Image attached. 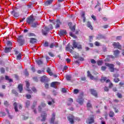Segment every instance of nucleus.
<instances>
[{"label":"nucleus","instance_id":"obj_53","mask_svg":"<svg viewBox=\"0 0 124 124\" xmlns=\"http://www.w3.org/2000/svg\"><path fill=\"white\" fill-rule=\"evenodd\" d=\"M28 8L30 9V8H32V7H33V5L32 4V3H31L30 4H29L27 5Z\"/></svg>","mask_w":124,"mask_h":124},{"label":"nucleus","instance_id":"obj_59","mask_svg":"<svg viewBox=\"0 0 124 124\" xmlns=\"http://www.w3.org/2000/svg\"><path fill=\"white\" fill-rule=\"evenodd\" d=\"M113 77H114V78H118V77H119L120 76V75H119V74H114L113 75Z\"/></svg>","mask_w":124,"mask_h":124},{"label":"nucleus","instance_id":"obj_8","mask_svg":"<svg viewBox=\"0 0 124 124\" xmlns=\"http://www.w3.org/2000/svg\"><path fill=\"white\" fill-rule=\"evenodd\" d=\"M113 46L114 47V48H116V49H119V50H121L122 49V46H121V45L120 44V43L117 42H114L112 44Z\"/></svg>","mask_w":124,"mask_h":124},{"label":"nucleus","instance_id":"obj_21","mask_svg":"<svg viewBox=\"0 0 124 124\" xmlns=\"http://www.w3.org/2000/svg\"><path fill=\"white\" fill-rule=\"evenodd\" d=\"M105 36L102 35V34H98L96 37V39H98V40H100V39H105Z\"/></svg>","mask_w":124,"mask_h":124},{"label":"nucleus","instance_id":"obj_60","mask_svg":"<svg viewBox=\"0 0 124 124\" xmlns=\"http://www.w3.org/2000/svg\"><path fill=\"white\" fill-rule=\"evenodd\" d=\"M6 116V113L4 112H1V117H5Z\"/></svg>","mask_w":124,"mask_h":124},{"label":"nucleus","instance_id":"obj_38","mask_svg":"<svg viewBox=\"0 0 124 124\" xmlns=\"http://www.w3.org/2000/svg\"><path fill=\"white\" fill-rule=\"evenodd\" d=\"M31 103V102L29 100L26 101V102H25V104H26V107H27V108H29V106H30V104Z\"/></svg>","mask_w":124,"mask_h":124},{"label":"nucleus","instance_id":"obj_39","mask_svg":"<svg viewBox=\"0 0 124 124\" xmlns=\"http://www.w3.org/2000/svg\"><path fill=\"white\" fill-rule=\"evenodd\" d=\"M38 25H39L38 23L35 22L31 25V27H32V28H36V27H37V26H38Z\"/></svg>","mask_w":124,"mask_h":124},{"label":"nucleus","instance_id":"obj_50","mask_svg":"<svg viewBox=\"0 0 124 124\" xmlns=\"http://www.w3.org/2000/svg\"><path fill=\"white\" fill-rule=\"evenodd\" d=\"M48 55H49V56H50V57H51L52 58L55 57V55L53 54V53L51 52H48Z\"/></svg>","mask_w":124,"mask_h":124},{"label":"nucleus","instance_id":"obj_20","mask_svg":"<svg viewBox=\"0 0 124 124\" xmlns=\"http://www.w3.org/2000/svg\"><path fill=\"white\" fill-rule=\"evenodd\" d=\"M17 89H18L19 91V93H22L23 92V84H20L18 85Z\"/></svg>","mask_w":124,"mask_h":124},{"label":"nucleus","instance_id":"obj_54","mask_svg":"<svg viewBox=\"0 0 124 124\" xmlns=\"http://www.w3.org/2000/svg\"><path fill=\"white\" fill-rule=\"evenodd\" d=\"M33 80L35 81V82H38V78H37V77H33L32 78Z\"/></svg>","mask_w":124,"mask_h":124},{"label":"nucleus","instance_id":"obj_14","mask_svg":"<svg viewBox=\"0 0 124 124\" xmlns=\"http://www.w3.org/2000/svg\"><path fill=\"white\" fill-rule=\"evenodd\" d=\"M87 77H89L91 80H97V78H94V77L91 75L90 71H87Z\"/></svg>","mask_w":124,"mask_h":124},{"label":"nucleus","instance_id":"obj_55","mask_svg":"<svg viewBox=\"0 0 124 124\" xmlns=\"http://www.w3.org/2000/svg\"><path fill=\"white\" fill-rule=\"evenodd\" d=\"M102 62H103L102 61H100V60L97 62V63L98 65H102Z\"/></svg>","mask_w":124,"mask_h":124},{"label":"nucleus","instance_id":"obj_9","mask_svg":"<svg viewBox=\"0 0 124 124\" xmlns=\"http://www.w3.org/2000/svg\"><path fill=\"white\" fill-rule=\"evenodd\" d=\"M57 85H61V83L58 81L52 82L50 84V87H51V88H54V89H57Z\"/></svg>","mask_w":124,"mask_h":124},{"label":"nucleus","instance_id":"obj_52","mask_svg":"<svg viewBox=\"0 0 124 124\" xmlns=\"http://www.w3.org/2000/svg\"><path fill=\"white\" fill-rule=\"evenodd\" d=\"M44 47H48L49 46V43L48 42H45L44 44Z\"/></svg>","mask_w":124,"mask_h":124},{"label":"nucleus","instance_id":"obj_28","mask_svg":"<svg viewBox=\"0 0 124 124\" xmlns=\"http://www.w3.org/2000/svg\"><path fill=\"white\" fill-rule=\"evenodd\" d=\"M53 1L54 0H48L46 1L45 3V5H46V6L50 5V4H51Z\"/></svg>","mask_w":124,"mask_h":124},{"label":"nucleus","instance_id":"obj_33","mask_svg":"<svg viewBox=\"0 0 124 124\" xmlns=\"http://www.w3.org/2000/svg\"><path fill=\"white\" fill-rule=\"evenodd\" d=\"M22 59V54L21 53H19L18 55L16 56V59L17 61H20Z\"/></svg>","mask_w":124,"mask_h":124},{"label":"nucleus","instance_id":"obj_44","mask_svg":"<svg viewBox=\"0 0 124 124\" xmlns=\"http://www.w3.org/2000/svg\"><path fill=\"white\" fill-rule=\"evenodd\" d=\"M12 93H14V94H16V95H18V94H19V93H17L16 92V90H12Z\"/></svg>","mask_w":124,"mask_h":124},{"label":"nucleus","instance_id":"obj_10","mask_svg":"<svg viewBox=\"0 0 124 124\" xmlns=\"http://www.w3.org/2000/svg\"><path fill=\"white\" fill-rule=\"evenodd\" d=\"M12 15H13L14 17L15 18H18L19 16V12L17 11V10H14L11 12Z\"/></svg>","mask_w":124,"mask_h":124},{"label":"nucleus","instance_id":"obj_37","mask_svg":"<svg viewBox=\"0 0 124 124\" xmlns=\"http://www.w3.org/2000/svg\"><path fill=\"white\" fill-rule=\"evenodd\" d=\"M6 112H7L8 117L10 119H12V116L10 115V113L9 112V110L8 109L6 108Z\"/></svg>","mask_w":124,"mask_h":124},{"label":"nucleus","instance_id":"obj_42","mask_svg":"<svg viewBox=\"0 0 124 124\" xmlns=\"http://www.w3.org/2000/svg\"><path fill=\"white\" fill-rule=\"evenodd\" d=\"M4 105H5L6 107H8V106H9V103L7 101H5L4 102Z\"/></svg>","mask_w":124,"mask_h":124},{"label":"nucleus","instance_id":"obj_45","mask_svg":"<svg viewBox=\"0 0 124 124\" xmlns=\"http://www.w3.org/2000/svg\"><path fill=\"white\" fill-rule=\"evenodd\" d=\"M113 81L115 83H119V82H120V78H114Z\"/></svg>","mask_w":124,"mask_h":124},{"label":"nucleus","instance_id":"obj_32","mask_svg":"<svg viewBox=\"0 0 124 124\" xmlns=\"http://www.w3.org/2000/svg\"><path fill=\"white\" fill-rule=\"evenodd\" d=\"M109 117L110 118H113L115 116V113L113 111H109V113L108 114Z\"/></svg>","mask_w":124,"mask_h":124},{"label":"nucleus","instance_id":"obj_1","mask_svg":"<svg viewBox=\"0 0 124 124\" xmlns=\"http://www.w3.org/2000/svg\"><path fill=\"white\" fill-rule=\"evenodd\" d=\"M67 119L71 124H75V122L74 121V120L75 121H77V122H80V121H81L80 118L75 117V116H74V115H73V114H71L70 116H68L67 117Z\"/></svg>","mask_w":124,"mask_h":124},{"label":"nucleus","instance_id":"obj_62","mask_svg":"<svg viewBox=\"0 0 124 124\" xmlns=\"http://www.w3.org/2000/svg\"><path fill=\"white\" fill-rule=\"evenodd\" d=\"M26 96L27 99H31V94H27Z\"/></svg>","mask_w":124,"mask_h":124},{"label":"nucleus","instance_id":"obj_43","mask_svg":"<svg viewBox=\"0 0 124 124\" xmlns=\"http://www.w3.org/2000/svg\"><path fill=\"white\" fill-rule=\"evenodd\" d=\"M113 86H114V84H113V83L110 82L108 85L109 89H112V88H113Z\"/></svg>","mask_w":124,"mask_h":124},{"label":"nucleus","instance_id":"obj_4","mask_svg":"<svg viewBox=\"0 0 124 124\" xmlns=\"http://www.w3.org/2000/svg\"><path fill=\"white\" fill-rule=\"evenodd\" d=\"M44 30H42V34H43V35H46L47 34H48V32L50 31V30H53V25H52V24H50L49 25V28H48V27L47 26H44Z\"/></svg>","mask_w":124,"mask_h":124},{"label":"nucleus","instance_id":"obj_3","mask_svg":"<svg viewBox=\"0 0 124 124\" xmlns=\"http://www.w3.org/2000/svg\"><path fill=\"white\" fill-rule=\"evenodd\" d=\"M106 66H108V69L111 72H115L116 71H119V69L115 68V64L109 63H105Z\"/></svg>","mask_w":124,"mask_h":124},{"label":"nucleus","instance_id":"obj_2","mask_svg":"<svg viewBox=\"0 0 124 124\" xmlns=\"http://www.w3.org/2000/svg\"><path fill=\"white\" fill-rule=\"evenodd\" d=\"M70 44H68V46L66 47V51H70V53H73V50L74 49V48H77V46H78V44H77V43L74 41L73 42V46H69V45Z\"/></svg>","mask_w":124,"mask_h":124},{"label":"nucleus","instance_id":"obj_22","mask_svg":"<svg viewBox=\"0 0 124 124\" xmlns=\"http://www.w3.org/2000/svg\"><path fill=\"white\" fill-rule=\"evenodd\" d=\"M50 48H54V47H55L56 48H58L59 47V44L58 43L55 44V43H51L49 46Z\"/></svg>","mask_w":124,"mask_h":124},{"label":"nucleus","instance_id":"obj_61","mask_svg":"<svg viewBox=\"0 0 124 124\" xmlns=\"http://www.w3.org/2000/svg\"><path fill=\"white\" fill-rule=\"evenodd\" d=\"M104 91H105V92H109V88H108V87L105 86Z\"/></svg>","mask_w":124,"mask_h":124},{"label":"nucleus","instance_id":"obj_6","mask_svg":"<svg viewBox=\"0 0 124 124\" xmlns=\"http://www.w3.org/2000/svg\"><path fill=\"white\" fill-rule=\"evenodd\" d=\"M88 121L86 123L88 124H93L94 123V115H91L90 117L88 119Z\"/></svg>","mask_w":124,"mask_h":124},{"label":"nucleus","instance_id":"obj_24","mask_svg":"<svg viewBox=\"0 0 124 124\" xmlns=\"http://www.w3.org/2000/svg\"><path fill=\"white\" fill-rule=\"evenodd\" d=\"M36 41H37V40L34 38H30V43L31 44H34V43H36Z\"/></svg>","mask_w":124,"mask_h":124},{"label":"nucleus","instance_id":"obj_40","mask_svg":"<svg viewBox=\"0 0 124 124\" xmlns=\"http://www.w3.org/2000/svg\"><path fill=\"white\" fill-rule=\"evenodd\" d=\"M66 79L67 81H70L71 80V75L66 76Z\"/></svg>","mask_w":124,"mask_h":124},{"label":"nucleus","instance_id":"obj_7","mask_svg":"<svg viewBox=\"0 0 124 124\" xmlns=\"http://www.w3.org/2000/svg\"><path fill=\"white\" fill-rule=\"evenodd\" d=\"M35 20V18H33L32 16H31L30 17L27 18L26 22L28 23V24H32Z\"/></svg>","mask_w":124,"mask_h":124},{"label":"nucleus","instance_id":"obj_51","mask_svg":"<svg viewBox=\"0 0 124 124\" xmlns=\"http://www.w3.org/2000/svg\"><path fill=\"white\" fill-rule=\"evenodd\" d=\"M54 103H55V101L54 100H52V102L49 101L48 102V105H52V104H54Z\"/></svg>","mask_w":124,"mask_h":124},{"label":"nucleus","instance_id":"obj_36","mask_svg":"<svg viewBox=\"0 0 124 124\" xmlns=\"http://www.w3.org/2000/svg\"><path fill=\"white\" fill-rule=\"evenodd\" d=\"M70 36H71V37H73L75 39H76L77 38V36L76 35H75L74 34L72 33V32H69Z\"/></svg>","mask_w":124,"mask_h":124},{"label":"nucleus","instance_id":"obj_35","mask_svg":"<svg viewBox=\"0 0 124 124\" xmlns=\"http://www.w3.org/2000/svg\"><path fill=\"white\" fill-rule=\"evenodd\" d=\"M14 108H15V110L16 112H18V108H17V103L16 102H15L14 103Z\"/></svg>","mask_w":124,"mask_h":124},{"label":"nucleus","instance_id":"obj_56","mask_svg":"<svg viewBox=\"0 0 124 124\" xmlns=\"http://www.w3.org/2000/svg\"><path fill=\"white\" fill-rule=\"evenodd\" d=\"M106 66H102L101 67V70L102 71H105L106 70Z\"/></svg>","mask_w":124,"mask_h":124},{"label":"nucleus","instance_id":"obj_49","mask_svg":"<svg viewBox=\"0 0 124 124\" xmlns=\"http://www.w3.org/2000/svg\"><path fill=\"white\" fill-rule=\"evenodd\" d=\"M79 93V90L78 89H75L74 90V93L75 94H77Z\"/></svg>","mask_w":124,"mask_h":124},{"label":"nucleus","instance_id":"obj_48","mask_svg":"<svg viewBox=\"0 0 124 124\" xmlns=\"http://www.w3.org/2000/svg\"><path fill=\"white\" fill-rule=\"evenodd\" d=\"M37 103V101H35L33 102V105L32 106V109H34V107H35V106L36 105Z\"/></svg>","mask_w":124,"mask_h":124},{"label":"nucleus","instance_id":"obj_25","mask_svg":"<svg viewBox=\"0 0 124 124\" xmlns=\"http://www.w3.org/2000/svg\"><path fill=\"white\" fill-rule=\"evenodd\" d=\"M11 51V47H5V49H4V52L5 53H10V52Z\"/></svg>","mask_w":124,"mask_h":124},{"label":"nucleus","instance_id":"obj_29","mask_svg":"<svg viewBox=\"0 0 124 124\" xmlns=\"http://www.w3.org/2000/svg\"><path fill=\"white\" fill-rule=\"evenodd\" d=\"M40 78L41 82H42L43 83L45 82V81H46V76H45L41 77Z\"/></svg>","mask_w":124,"mask_h":124},{"label":"nucleus","instance_id":"obj_27","mask_svg":"<svg viewBox=\"0 0 124 124\" xmlns=\"http://www.w3.org/2000/svg\"><path fill=\"white\" fill-rule=\"evenodd\" d=\"M77 102H78L80 105H83V103H84V99H78Z\"/></svg>","mask_w":124,"mask_h":124},{"label":"nucleus","instance_id":"obj_63","mask_svg":"<svg viewBox=\"0 0 124 124\" xmlns=\"http://www.w3.org/2000/svg\"><path fill=\"white\" fill-rule=\"evenodd\" d=\"M31 90L32 91V92H33V93H36V92H37V91L36 90V89L34 87H33L31 88Z\"/></svg>","mask_w":124,"mask_h":124},{"label":"nucleus","instance_id":"obj_15","mask_svg":"<svg viewBox=\"0 0 124 124\" xmlns=\"http://www.w3.org/2000/svg\"><path fill=\"white\" fill-rule=\"evenodd\" d=\"M115 58H118L120 55V50L117 49L113 51Z\"/></svg>","mask_w":124,"mask_h":124},{"label":"nucleus","instance_id":"obj_19","mask_svg":"<svg viewBox=\"0 0 124 124\" xmlns=\"http://www.w3.org/2000/svg\"><path fill=\"white\" fill-rule=\"evenodd\" d=\"M59 35H60L61 36H62V35H63L64 34H66V30H60L59 31Z\"/></svg>","mask_w":124,"mask_h":124},{"label":"nucleus","instance_id":"obj_18","mask_svg":"<svg viewBox=\"0 0 124 124\" xmlns=\"http://www.w3.org/2000/svg\"><path fill=\"white\" fill-rule=\"evenodd\" d=\"M87 28H89L91 31H93V26L92 25V23L90 22V21L87 22V25H86Z\"/></svg>","mask_w":124,"mask_h":124},{"label":"nucleus","instance_id":"obj_23","mask_svg":"<svg viewBox=\"0 0 124 124\" xmlns=\"http://www.w3.org/2000/svg\"><path fill=\"white\" fill-rule=\"evenodd\" d=\"M55 116H56V114H55V113H52V117L51 118V120H50L51 124H54L55 122Z\"/></svg>","mask_w":124,"mask_h":124},{"label":"nucleus","instance_id":"obj_47","mask_svg":"<svg viewBox=\"0 0 124 124\" xmlns=\"http://www.w3.org/2000/svg\"><path fill=\"white\" fill-rule=\"evenodd\" d=\"M0 70L1 73H2V74H3V73L5 72V69L4 68H1L0 69Z\"/></svg>","mask_w":124,"mask_h":124},{"label":"nucleus","instance_id":"obj_17","mask_svg":"<svg viewBox=\"0 0 124 124\" xmlns=\"http://www.w3.org/2000/svg\"><path fill=\"white\" fill-rule=\"evenodd\" d=\"M61 24H62V22H61L59 19H58L56 21V25L55 26V29H59V28H60V26H61Z\"/></svg>","mask_w":124,"mask_h":124},{"label":"nucleus","instance_id":"obj_64","mask_svg":"<svg viewBox=\"0 0 124 124\" xmlns=\"http://www.w3.org/2000/svg\"><path fill=\"white\" fill-rule=\"evenodd\" d=\"M62 92L63 93H66V90H65V88H62Z\"/></svg>","mask_w":124,"mask_h":124},{"label":"nucleus","instance_id":"obj_30","mask_svg":"<svg viewBox=\"0 0 124 124\" xmlns=\"http://www.w3.org/2000/svg\"><path fill=\"white\" fill-rule=\"evenodd\" d=\"M46 72L50 76H52L53 75V73L52 72V71L51 70V69L50 68L48 67L47 68Z\"/></svg>","mask_w":124,"mask_h":124},{"label":"nucleus","instance_id":"obj_58","mask_svg":"<svg viewBox=\"0 0 124 124\" xmlns=\"http://www.w3.org/2000/svg\"><path fill=\"white\" fill-rule=\"evenodd\" d=\"M28 36H35V34L33 33H28Z\"/></svg>","mask_w":124,"mask_h":124},{"label":"nucleus","instance_id":"obj_34","mask_svg":"<svg viewBox=\"0 0 124 124\" xmlns=\"http://www.w3.org/2000/svg\"><path fill=\"white\" fill-rule=\"evenodd\" d=\"M69 29L72 31H75V30L76 29V25H74L73 26L70 27Z\"/></svg>","mask_w":124,"mask_h":124},{"label":"nucleus","instance_id":"obj_57","mask_svg":"<svg viewBox=\"0 0 124 124\" xmlns=\"http://www.w3.org/2000/svg\"><path fill=\"white\" fill-rule=\"evenodd\" d=\"M117 96L119 98H123V95L121 93H117Z\"/></svg>","mask_w":124,"mask_h":124},{"label":"nucleus","instance_id":"obj_41","mask_svg":"<svg viewBox=\"0 0 124 124\" xmlns=\"http://www.w3.org/2000/svg\"><path fill=\"white\" fill-rule=\"evenodd\" d=\"M106 80H107V78L104 77L101 79H100V81H101V82H102V83H104V82H105V81H106Z\"/></svg>","mask_w":124,"mask_h":124},{"label":"nucleus","instance_id":"obj_31","mask_svg":"<svg viewBox=\"0 0 124 124\" xmlns=\"http://www.w3.org/2000/svg\"><path fill=\"white\" fill-rule=\"evenodd\" d=\"M36 63H37L38 65H41V64H43V62L41 61V60H38L35 61Z\"/></svg>","mask_w":124,"mask_h":124},{"label":"nucleus","instance_id":"obj_11","mask_svg":"<svg viewBox=\"0 0 124 124\" xmlns=\"http://www.w3.org/2000/svg\"><path fill=\"white\" fill-rule=\"evenodd\" d=\"M41 116L42 118L41 120V122H45V121H46V118H47V113H46V112L43 111Z\"/></svg>","mask_w":124,"mask_h":124},{"label":"nucleus","instance_id":"obj_13","mask_svg":"<svg viewBox=\"0 0 124 124\" xmlns=\"http://www.w3.org/2000/svg\"><path fill=\"white\" fill-rule=\"evenodd\" d=\"M25 83L26 84V91H27L28 92H30V93H32V92H31L30 89V82L26 80L25 81Z\"/></svg>","mask_w":124,"mask_h":124},{"label":"nucleus","instance_id":"obj_12","mask_svg":"<svg viewBox=\"0 0 124 124\" xmlns=\"http://www.w3.org/2000/svg\"><path fill=\"white\" fill-rule=\"evenodd\" d=\"M91 94L95 96V97H97V92L93 89H91L90 90Z\"/></svg>","mask_w":124,"mask_h":124},{"label":"nucleus","instance_id":"obj_46","mask_svg":"<svg viewBox=\"0 0 124 124\" xmlns=\"http://www.w3.org/2000/svg\"><path fill=\"white\" fill-rule=\"evenodd\" d=\"M7 46H12V43L10 41H7Z\"/></svg>","mask_w":124,"mask_h":124},{"label":"nucleus","instance_id":"obj_5","mask_svg":"<svg viewBox=\"0 0 124 124\" xmlns=\"http://www.w3.org/2000/svg\"><path fill=\"white\" fill-rule=\"evenodd\" d=\"M17 42L19 46H23L25 44V40L23 38V35H20L17 37Z\"/></svg>","mask_w":124,"mask_h":124},{"label":"nucleus","instance_id":"obj_16","mask_svg":"<svg viewBox=\"0 0 124 124\" xmlns=\"http://www.w3.org/2000/svg\"><path fill=\"white\" fill-rule=\"evenodd\" d=\"M86 107L87 108V110H90V108H93V105L91 103V101H88L86 105Z\"/></svg>","mask_w":124,"mask_h":124},{"label":"nucleus","instance_id":"obj_26","mask_svg":"<svg viewBox=\"0 0 124 124\" xmlns=\"http://www.w3.org/2000/svg\"><path fill=\"white\" fill-rule=\"evenodd\" d=\"M73 102V99L71 98H69L68 100L67 105L68 106H70L71 104H72V103Z\"/></svg>","mask_w":124,"mask_h":124}]
</instances>
